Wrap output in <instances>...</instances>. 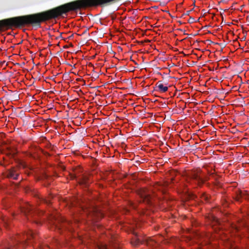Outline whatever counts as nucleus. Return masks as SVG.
Returning a JSON list of instances; mask_svg holds the SVG:
<instances>
[{"label": "nucleus", "mask_w": 249, "mask_h": 249, "mask_svg": "<svg viewBox=\"0 0 249 249\" xmlns=\"http://www.w3.org/2000/svg\"><path fill=\"white\" fill-rule=\"evenodd\" d=\"M21 212L25 215L28 220H30L32 217L38 215L37 211L36 208L31 206L29 203H25L22 205L21 208Z\"/></svg>", "instance_id": "1"}, {"label": "nucleus", "mask_w": 249, "mask_h": 249, "mask_svg": "<svg viewBox=\"0 0 249 249\" xmlns=\"http://www.w3.org/2000/svg\"><path fill=\"white\" fill-rule=\"evenodd\" d=\"M202 171L200 169H197L195 171H191L189 173L188 176L189 178L197 181L198 184H203L205 181L208 179L206 177L203 178L201 176Z\"/></svg>", "instance_id": "2"}, {"label": "nucleus", "mask_w": 249, "mask_h": 249, "mask_svg": "<svg viewBox=\"0 0 249 249\" xmlns=\"http://www.w3.org/2000/svg\"><path fill=\"white\" fill-rule=\"evenodd\" d=\"M83 210L87 215L88 214L92 218L94 221H98L103 216V213L96 208H93L90 210L83 209Z\"/></svg>", "instance_id": "3"}, {"label": "nucleus", "mask_w": 249, "mask_h": 249, "mask_svg": "<svg viewBox=\"0 0 249 249\" xmlns=\"http://www.w3.org/2000/svg\"><path fill=\"white\" fill-rule=\"evenodd\" d=\"M58 223H54L55 228L58 230L61 231L62 229H68L69 231L71 230L68 227V225L71 224L70 221H66L64 218L61 217L57 220Z\"/></svg>", "instance_id": "4"}, {"label": "nucleus", "mask_w": 249, "mask_h": 249, "mask_svg": "<svg viewBox=\"0 0 249 249\" xmlns=\"http://www.w3.org/2000/svg\"><path fill=\"white\" fill-rule=\"evenodd\" d=\"M6 176L13 179L17 180L19 176V172L17 168H12L5 172Z\"/></svg>", "instance_id": "5"}, {"label": "nucleus", "mask_w": 249, "mask_h": 249, "mask_svg": "<svg viewBox=\"0 0 249 249\" xmlns=\"http://www.w3.org/2000/svg\"><path fill=\"white\" fill-rule=\"evenodd\" d=\"M139 195L143 202L150 203L151 201V196L147 190L142 189L140 191Z\"/></svg>", "instance_id": "6"}, {"label": "nucleus", "mask_w": 249, "mask_h": 249, "mask_svg": "<svg viewBox=\"0 0 249 249\" xmlns=\"http://www.w3.org/2000/svg\"><path fill=\"white\" fill-rule=\"evenodd\" d=\"M78 182L80 185L87 187L91 182V180L88 175H82L79 178Z\"/></svg>", "instance_id": "7"}, {"label": "nucleus", "mask_w": 249, "mask_h": 249, "mask_svg": "<svg viewBox=\"0 0 249 249\" xmlns=\"http://www.w3.org/2000/svg\"><path fill=\"white\" fill-rule=\"evenodd\" d=\"M156 88L157 91H159L160 92H165L168 89V88L167 86H164L163 84L161 83V81H158L156 84Z\"/></svg>", "instance_id": "8"}, {"label": "nucleus", "mask_w": 249, "mask_h": 249, "mask_svg": "<svg viewBox=\"0 0 249 249\" xmlns=\"http://www.w3.org/2000/svg\"><path fill=\"white\" fill-rule=\"evenodd\" d=\"M141 243H142V241L137 237V235H135L132 239L131 244L134 246H136Z\"/></svg>", "instance_id": "9"}, {"label": "nucleus", "mask_w": 249, "mask_h": 249, "mask_svg": "<svg viewBox=\"0 0 249 249\" xmlns=\"http://www.w3.org/2000/svg\"><path fill=\"white\" fill-rule=\"evenodd\" d=\"M244 194L240 190H238L236 192L235 199L237 201H239L240 199L243 197Z\"/></svg>", "instance_id": "10"}, {"label": "nucleus", "mask_w": 249, "mask_h": 249, "mask_svg": "<svg viewBox=\"0 0 249 249\" xmlns=\"http://www.w3.org/2000/svg\"><path fill=\"white\" fill-rule=\"evenodd\" d=\"M37 213H38V215H36V216H34V217H32V218H30V219L29 220H31V221H33L34 222H35L37 224H38V223L39 224H40V222H39L37 220H36V218L37 217L39 216L42 213H43V212H37Z\"/></svg>", "instance_id": "11"}, {"label": "nucleus", "mask_w": 249, "mask_h": 249, "mask_svg": "<svg viewBox=\"0 0 249 249\" xmlns=\"http://www.w3.org/2000/svg\"><path fill=\"white\" fill-rule=\"evenodd\" d=\"M0 218L1 219V220L2 221V222H3V224L5 226H7L8 225V219L3 217V215L0 213Z\"/></svg>", "instance_id": "12"}, {"label": "nucleus", "mask_w": 249, "mask_h": 249, "mask_svg": "<svg viewBox=\"0 0 249 249\" xmlns=\"http://www.w3.org/2000/svg\"><path fill=\"white\" fill-rule=\"evenodd\" d=\"M155 187L159 190H161L162 189V188L163 187V185L158 184L156 185Z\"/></svg>", "instance_id": "13"}, {"label": "nucleus", "mask_w": 249, "mask_h": 249, "mask_svg": "<svg viewBox=\"0 0 249 249\" xmlns=\"http://www.w3.org/2000/svg\"><path fill=\"white\" fill-rule=\"evenodd\" d=\"M50 249V247H48V246H40V249Z\"/></svg>", "instance_id": "14"}, {"label": "nucleus", "mask_w": 249, "mask_h": 249, "mask_svg": "<svg viewBox=\"0 0 249 249\" xmlns=\"http://www.w3.org/2000/svg\"><path fill=\"white\" fill-rule=\"evenodd\" d=\"M202 199L207 201L208 200V196L205 195L202 196Z\"/></svg>", "instance_id": "15"}, {"label": "nucleus", "mask_w": 249, "mask_h": 249, "mask_svg": "<svg viewBox=\"0 0 249 249\" xmlns=\"http://www.w3.org/2000/svg\"><path fill=\"white\" fill-rule=\"evenodd\" d=\"M194 21H195V19L194 18H191V17L190 18V19H189L190 22L192 23V22H194Z\"/></svg>", "instance_id": "16"}, {"label": "nucleus", "mask_w": 249, "mask_h": 249, "mask_svg": "<svg viewBox=\"0 0 249 249\" xmlns=\"http://www.w3.org/2000/svg\"><path fill=\"white\" fill-rule=\"evenodd\" d=\"M43 201H44L45 203H47V204H49V203H50V200H47V199H43Z\"/></svg>", "instance_id": "17"}, {"label": "nucleus", "mask_w": 249, "mask_h": 249, "mask_svg": "<svg viewBox=\"0 0 249 249\" xmlns=\"http://www.w3.org/2000/svg\"><path fill=\"white\" fill-rule=\"evenodd\" d=\"M151 242L152 244H153V241H149V242H147V244L148 245H151Z\"/></svg>", "instance_id": "18"}, {"label": "nucleus", "mask_w": 249, "mask_h": 249, "mask_svg": "<svg viewBox=\"0 0 249 249\" xmlns=\"http://www.w3.org/2000/svg\"><path fill=\"white\" fill-rule=\"evenodd\" d=\"M190 11H188L186 12V15H189V13H190Z\"/></svg>", "instance_id": "19"}, {"label": "nucleus", "mask_w": 249, "mask_h": 249, "mask_svg": "<svg viewBox=\"0 0 249 249\" xmlns=\"http://www.w3.org/2000/svg\"><path fill=\"white\" fill-rule=\"evenodd\" d=\"M78 222V220H76V219H75V222L76 223V222Z\"/></svg>", "instance_id": "20"}, {"label": "nucleus", "mask_w": 249, "mask_h": 249, "mask_svg": "<svg viewBox=\"0 0 249 249\" xmlns=\"http://www.w3.org/2000/svg\"><path fill=\"white\" fill-rule=\"evenodd\" d=\"M210 176H213V173L211 174Z\"/></svg>", "instance_id": "21"}, {"label": "nucleus", "mask_w": 249, "mask_h": 249, "mask_svg": "<svg viewBox=\"0 0 249 249\" xmlns=\"http://www.w3.org/2000/svg\"><path fill=\"white\" fill-rule=\"evenodd\" d=\"M76 177L75 176H74V178H76Z\"/></svg>", "instance_id": "22"}]
</instances>
